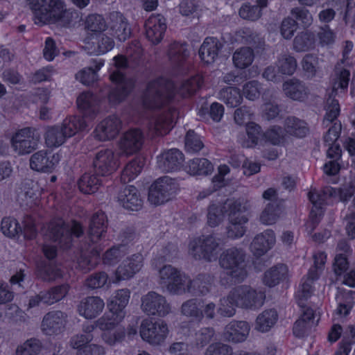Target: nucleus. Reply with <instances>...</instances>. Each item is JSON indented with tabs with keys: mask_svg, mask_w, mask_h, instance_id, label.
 <instances>
[{
	"mask_svg": "<svg viewBox=\"0 0 355 355\" xmlns=\"http://www.w3.org/2000/svg\"><path fill=\"white\" fill-rule=\"evenodd\" d=\"M275 243V236L273 231L266 230L254 238L250 245V249L255 256L261 257L266 253Z\"/></svg>",
	"mask_w": 355,
	"mask_h": 355,
	"instance_id": "obj_31",
	"label": "nucleus"
},
{
	"mask_svg": "<svg viewBox=\"0 0 355 355\" xmlns=\"http://www.w3.org/2000/svg\"><path fill=\"white\" fill-rule=\"evenodd\" d=\"M230 292L236 302V307L243 309L257 310L263 305L266 300L263 292L246 284L235 286Z\"/></svg>",
	"mask_w": 355,
	"mask_h": 355,
	"instance_id": "obj_8",
	"label": "nucleus"
},
{
	"mask_svg": "<svg viewBox=\"0 0 355 355\" xmlns=\"http://www.w3.org/2000/svg\"><path fill=\"white\" fill-rule=\"evenodd\" d=\"M97 175L96 173L83 175L78 182L80 190L86 194L95 193L101 184V181Z\"/></svg>",
	"mask_w": 355,
	"mask_h": 355,
	"instance_id": "obj_48",
	"label": "nucleus"
},
{
	"mask_svg": "<svg viewBox=\"0 0 355 355\" xmlns=\"http://www.w3.org/2000/svg\"><path fill=\"white\" fill-rule=\"evenodd\" d=\"M126 254L125 245L114 246L107 250L104 254V262L107 264H114L117 263Z\"/></svg>",
	"mask_w": 355,
	"mask_h": 355,
	"instance_id": "obj_63",
	"label": "nucleus"
},
{
	"mask_svg": "<svg viewBox=\"0 0 355 355\" xmlns=\"http://www.w3.org/2000/svg\"><path fill=\"white\" fill-rule=\"evenodd\" d=\"M67 315L60 311L46 313L42 322V329L46 335L58 334L65 328Z\"/></svg>",
	"mask_w": 355,
	"mask_h": 355,
	"instance_id": "obj_24",
	"label": "nucleus"
},
{
	"mask_svg": "<svg viewBox=\"0 0 355 355\" xmlns=\"http://www.w3.org/2000/svg\"><path fill=\"white\" fill-rule=\"evenodd\" d=\"M67 289L64 286H58L52 288L48 291H42L38 295L33 297L29 300L30 307H34L43 303L44 304H53L62 300L67 294Z\"/></svg>",
	"mask_w": 355,
	"mask_h": 355,
	"instance_id": "obj_29",
	"label": "nucleus"
},
{
	"mask_svg": "<svg viewBox=\"0 0 355 355\" xmlns=\"http://www.w3.org/2000/svg\"><path fill=\"white\" fill-rule=\"evenodd\" d=\"M350 77V72L346 69H341L336 67L335 78L333 82V89L331 94L327 99L325 110L326 114L324 118V122H334L340 114V105L338 101L334 98L337 90L340 89L345 92L347 89Z\"/></svg>",
	"mask_w": 355,
	"mask_h": 355,
	"instance_id": "obj_7",
	"label": "nucleus"
},
{
	"mask_svg": "<svg viewBox=\"0 0 355 355\" xmlns=\"http://www.w3.org/2000/svg\"><path fill=\"white\" fill-rule=\"evenodd\" d=\"M277 65L280 73L289 76L295 71L297 66L295 58L286 54H284L279 58Z\"/></svg>",
	"mask_w": 355,
	"mask_h": 355,
	"instance_id": "obj_58",
	"label": "nucleus"
},
{
	"mask_svg": "<svg viewBox=\"0 0 355 355\" xmlns=\"http://www.w3.org/2000/svg\"><path fill=\"white\" fill-rule=\"evenodd\" d=\"M203 78L200 75L192 76L184 80L178 89V93L184 98L194 94L203 85Z\"/></svg>",
	"mask_w": 355,
	"mask_h": 355,
	"instance_id": "obj_46",
	"label": "nucleus"
},
{
	"mask_svg": "<svg viewBox=\"0 0 355 355\" xmlns=\"http://www.w3.org/2000/svg\"><path fill=\"white\" fill-rule=\"evenodd\" d=\"M93 166L96 175L106 176L112 174L118 168L119 163L114 152L110 149H105L96 154Z\"/></svg>",
	"mask_w": 355,
	"mask_h": 355,
	"instance_id": "obj_16",
	"label": "nucleus"
},
{
	"mask_svg": "<svg viewBox=\"0 0 355 355\" xmlns=\"http://www.w3.org/2000/svg\"><path fill=\"white\" fill-rule=\"evenodd\" d=\"M277 318L278 315L276 310L266 309L257 316L255 329L261 332H267L275 325Z\"/></svg>",
	"mask_w": 355,
	"mask_h": 355,
	"instance_id": "obj_41",
	"label": "nucleus"
},
{
	"mask_svg": "<svg viewBox=\"0 0 355 355\" xmlns=\"http://www.w3.org/2000/svg\"><path fill=\"white\" fill-rule=\"evenodd\" d=\"M222 47L223 44L217 38L207 37L200 46L198 53L204 62L211 64L218 58Z\"/></svg>",
	"mask_w": 355,
	"mask_h": 355,
	"instance_id": "obj_33",
	"label": "nucleus"
},
{
	"mask_svg": "<svg viewBox=\"0 0 355 355\" xmlns=\"http://www.w3.org/2000/svg\"><path fill=\"white\" fill-rule=\"evenodd\" d=\"M42 343L36 338L27 340L17 349V355H37L42 349Z\"/></svg>",
	"mask_w": 355,
	"mask_h": 355,
	"instance_id": "obj_60",
	"label": "nucleus"
},
{
	"mask_svg": "<svg viewBox=\"0 0 355 355\" xmlns=\"http://www.w3.org/2000/svg\"><path fill=\"white\" fill-rule=\"evenodd\" d=\"M141 309L148 316L164 317L171 312V305L166 297L155 291H150L141 299Z\"/></svg>",
	"mask_w": 355,
	"mask_h": 355,
	"instance_id": "obj_12",
	"label": "nucleus"
},
{
	"mask_svg": "<svg viewBox=\"0 0 355 355\" xmlns=\"http://www.w3.org/2000/svg\"><path fill=\"white\" fill-rule=\"evenodd\" d=\"M40 135L35 128H24L17 130L11 138V146L19 155L29 154L37 148Z\"/></svg>",
	"mask_w": 355,
	"mask_h": 355,
	"instance_id": "obj_10",
	"label": "nucleus"
},
{
	"mask_svg": "<svg viewBox=\"0 0 355 355\" xmlns=\"http://www.w3.org/2000/svg\"><path fill=\"white\" fill-rule=\"evenodd\" d=\"M318 319L315 322V313L311 308L303 309L301 317L295 322L293 334L297 337H303L308 331L315 326Z\"/></svg>",
	"mask_w": 355,
	"mask_h": 355,
	"instance_id": "obj_36",
	"label": "nucleus"
},
{
	"mask_svg": "<svg viewBox=\"0 0 355 355\" xmlns=\"http://www.w3.org/2000/svg\"><path fill=\"white\" fill-rule=\"evenodd\" d=\"M118 200L125 209L132 211H138L143 205V200L138 190L131 185L120 191Z\"/></svg>",
	"mask_w": 355,
	"mask_h": 355,
	"instance_id": "obj_30",
	"label": "nucleus"
},
{
	"mask_svg": "<svg viewBox=\"0 0 355 355\" xmlns=\"http://www.w3.org/2000/svg\"><path fill=\"white\" fill-rule=\"evenodd\" d=\"M49 229L51 239L64 248L71 247L73 237L79 238L84 234L83 227L80 223L72 220L67 223L61 218L52 221Z\"/></svg>",
	"mask_w": 355,
	"mask_h": 355,
	"instance_id": "obj_5",
	"label": "nucleus"
},
{
	"mask_svg": "<svg viewBox=\"0 0 355 355\" xmlns=\"http://www.w3.org/2000/svg\"><path fill=\"white\" fill-rule=\"evenodd\" d=\"M91 49L93 52L97 54H103L112 50L114 46V42L112 37L105 35L100 34L97 35L92 42Z\"/></svg>",
	"mask_w": 355,
	"mask_h": 355,
	"instance_id": "obj_54",
	"label": "nucleus"
},
{
	"mask_svg": "<svg viewBox=\"0 0 355 355\" xmlns=\"http://www.w3.org/2000/svg\"><path fill=\"white\" fill-rule=\"evenodd\" d=\"M219 240L213 235L202 236L190 243L193 256L196 259L212 261L218 254Z\"/></svg>",
	"mask_w": 355,
	"mask_h": 355,
	"instance_id": "obj_13",
	"label": "nucleus"
},
{
	"mask_svg": "<svg viewBox=\"0 0 355 355\" xmlns=\"http://www.w3.org/2000/svg\"><path fill=\"white\" fill-rule=\"evenodd\" d=\"M315 35L309 31L299 33L293 40V49L297 52L309 51L314 47Z\"/></svg>",
	"mask_w": 355,
	"mask_h": 355,
	"instance_id": "obj_47",
	"label": "nucleus"
},
{
	"mask_svg": "<svg viewBox=\"0 0 355 355\" xmlns=\"http://www.w3.org/2000/svg\"><path fill=\"white\" fill-rule=\"evenodd\" d=\"M331 188H327V191L318 192L315 189L310 191L308 193L309 199L313 205L311 210L310 218L313 225H317L320 217L323 214L322 208L325 204L327 195L328 193L331 195Z\"/></svg>",
	"mask_w": 355,
	"mask_h": 355,
	"instance_id": "obj_32",
	"label": "nucleus"
},
{
	"mask_svg": "<svg viewBox=\"0 0 355 355\" xmlns=\"http://www.w3.org/2000/svg\"><path fill=\"white\" fill-rule=\"evenodd\" d=\"M1 229L4 235L11 238L22 232L17 220L12 218H4L1 221Z\"/></svg>",
	"mask_w": 355,
	"mask_h": 355,
	"instance_id": "obj_61",
	"label": "nucleus"
},
{
	"mask_svg": "<svg viewBox=\"0 0 355 355\" xmlns=\"http://www.w3.org/2000/svg\"><path fill=\"white\" fill-rule=\"evenodd\" d=\"M236 302L230 293L220 300V304L218 309V313L223 317L230 318L236 313Z\"/></svg>",
	"mask_w": 355,
	"mask_h": 355,
	"instance_id": "obj_59",
	"label": "nucleus"
},
{
	"mask_svg": "<svg viewBox=\"0 0 355 355\" xmlns=\"http://www.w3.org/2000/svg\"><path fill=\"white\" fill-rule=\"evenodd\" d=\"M59 161L58 154L52 153L47 150H41L31 155L30 167L36 171L50 173L55 168Z\"/></svg>",
	"mask_w": 355,
	"mask_h": 355,
	"instance_id": "obj_17",
	"label": "nucleus"
},
{
	"mask_svg": "<svg viewBox=\"0 0 355 355\" xmlns=\"http://www.w3.org/2000/svg\"><path fill=\"white\" fill-rule=\"evenodd\" d=\"M107 223V218L104 212L99 211L92 215L88 230V236L92 243H97L105 236Z\"/></svg>",
	"mask_w": 355,
	"mask_h": 355,
	"instance_id": "obj_28",
	"label": "nucleus"
},
{
	"mask_svg": "<svg viewBox=\"0 0 355 355\" xmlns=\"http://www.w3.org/2000/svg\"><path fill=\"white\" fill-rule=\"evenodd\" d=\"M250 330L245 321H232L225 328L224 336L229 342L238 343L245 341Z\"/></svg>",
	"mask_w": 355,
	"mask_h": 355,
	"instance_id": "obj_27",
	"label": "nucleus"
},
{
	"mask_svg": "<svg viewBox=\"0 0 355 355\" xmlns=\"http://www.w3.org/2000/svg\"><path fill=\"white\" fill-rule=\"evenodd\" d=\"M110 80L116 84V86L110 92L108 98L111 103L117 104L128 95L132 87V83L130 80H127L119 70L110 75Z\"/></svg>",
	"mask_w": 355,
	"mask_h": 355,
	"instance_id": "obj_18",
	"label": "nucleus"
},
{
	"mask_svg": "<svg viewBox=\"0 0 355 355\" xmlns=\"http://www.w3.org/2000/svg\"><path fill=\"white\" fill-rule=\"evenodd\" d=\"M178 116V112L175 108H169L167 111L158 115L152 120L149 125L150 134L153 137L164 136L168 134Z\"/></svg>",
	"mask_w": 355,
	"mask_h": 355,
	"instance_id": "obj_15",
	"label": "nucleus"
},
{
	"mask_svg": "<svg viewBox=\"0 0 355 355\" xmlns=\"http://www.w3.org/2000/svg\"><path fill=\"white\" fill-rule=\"evenodd\" d=\"M200 307V300L196 298L190 299L182 304L181 312L187 317L200 320L203 318V312Z\"/></svg>",
	"mask_w": 355,
	"mask_h": 355,
	"instance_id": "obj_51",
	"label": "nucleus"
},
{
	"mask_svg": "<svg viewBox=\"0 0 355 355\" xmlns=\"http://www.w3.org/2000/svg\"><path fill=\"white\" fill-rule=\"evenodd\" d=\"M160 284L173 295L185 293L187 277L171 265H166L159 270Z\"/></svg>",
	"mask_w": 355,
	"mask_h": 355,
	"instance_id": "obj_11",
	"label": "nucleus"
},
{
	"mask_svg": "<svg viewBox=\"0 0 355 355\" xmlns=\"http://www.w3.org/2000/svg\"><path fill=\"white\" fill-rule=\"evenodd\" d=\"M280 210L275 202L268 203L260 216V220L265 225H272L279 217Z\"/></svg>",
	"mask_w": 355,
	"mask_h": 355,
	"instance_id": "obj_56",
	"label": "nucleus"
},
{
	"mask_svg": "<svg viewBox=\"0 0 355 355\" xmlns=\"http://www.w3.org/2000/svg\"><path fill=\"white\" fill-rule=\"evenodd\" d=\"M227 207V236L231 239L241 238L246 232L245 225L248 223V218L244 213L250 208V202L246 200H237L228 202Z\"/></svg>",
	"mask_w": 355,
	"mask_h": 355,
	"instance_id": "obj_4",
	"label": "nucleus"
},
{
	"mask_svg": "<svg viewBox=\"0 0 355 355\" xmlns=\"http://www.w3.org/2000/svg\"><path fill=\"white\" fill-rule=\"evenodd\" d=\"M233 348L222 343H214L209 345L205 355H233Z\"/></svg>",
	"mask_w": 355,
	"mask_h": 355,
	"instance_id": "obj_64",
	"label": "nucleus"
},
{
	"mask_svg": "<svg viewBox=\"0 0 355 355\" xmlns=\"http://www.w3.org/2000/svg\"><path fill=\"white\" fill-rule=\"evenodd\" d=\"M236 35L241 38L243 42L255 49L261 48L264 44L263 38L257 33L248 28L238 31Z\"/></svg>",
	"mask_w": 355,
	"mask_h": 355,
	"instance_id": "obj_53",
	"label": "nucleus"
},
{
	"mask_svg": "<svg viewBox=\"0 0 355 355\" xmlns=\"http://www.w3.org/2000/svg\"><path fill=\"white\" fill-rule=\"evenodd\" d=\"M178 190L176 182L168 177L155 180L149 187L148 200L154 205H159L170 200Z\"/></svg>",
	"mask_w": 355,
	"mask_h": 355,
	"instance_id": "obj_9",
	"label": "nucleus"
},
{
	"mask_svg": "<svg viewBox=\"0 0 355 355\" xmlns=\"http://www.w3.org/2000/svg\"><path fill=\"white\" fill-rule=\"evenodd\" d=\"M189 55V51L186 43L173 42L169 44L167 56L172 65L181 66L187 60Z\"/></svg>",
	"mask_w": 355,
	"mask_h": 355,
	"instance_id": "obj_39",
	"label": "nucleus"
},
{
	"mask_svg": "<svg viewBox=\"0 0 355 355\" xmlns=\"http://www.w3.org/2000/svg\"><path fill=\"white\" fill-rule=\"evenodd\" d=\"M173 89V83L165 78L150 81L143 96L144 106L148 109L160 107L171 98Z\"/></svg>",
	"mask_w": 355,
	"mask_h": 355,
	"instance_id": "obj_6",
	"label": "nucleus"
},
{
	"mask_svg": "<svg viewBox=\"0 0 355 355\" xmlns=\"http://www.w3.org/2000/svg\"><path fill=\"white\" fill-rule=\"evenodd\" d=\"M123 122L116 115H110L103 119L96 128L95 137L100 141L114 139L120 132Z\"/></svg>",
	"mask_w": 355,
	"mask_h": 355,
	"instance_id": "obj_20",
	"label": "nucleus"
},
{
	"mask_svg": "<svg viewBox=\"0 0 355 355\" xmlns=\"http://www.w3.org/2000/svg\"><path fill=\"white\" fill-rule=\"evenodd\" d=\"M166 30V20L161 15H152L145 22L146 36L153 44L163 40Z\"/></svg>",
	"mask_w": 355,
	"mask_h": 355,
	"instance_id": "obj_21",
	"label": "nucleus"
},
{
	"mask_svg": "<svg viewBox=\"0 0 355 355\" xmlns=\"http://www.w3.org/2000/svg\"><path fill=\"white\" fill-rule=\"evenodd\" d=\"M130 295V290L123 288L116 291L114 296L111 300L109 309L112 313H117L119 318L125 317L124 309L129 302Z\"/></svg>",
	"mask_w": 355,
	"mask_h": 355,
	"instance_id": "obj_40",
	"label": "nucleus"
},
{
	"mask_svg": "<svg viewBox=\"0 0 355 355\" xmlns=\"http://www.w3.org/2000/svg\"><path fill=\"white\" fill-rule=\"evenodd\" d=\"M285 130L291 135L304 137L308 133L309 128L304 121L295 116H289L285 120Z\"/></svg>",
	"mask_w": 355,
	"mask_h": 355,
	"instance_id": "obj_45",
	"label": "nucleus"
},
{
	"mask_svg": "<svg viewBox=\"0 0 355 355\" xmlns=\"http://www.w3.org/2000/svg\"><path fill=\"white\" fill-rule=\"evenodd\" d=\"M144 257L137 253L125 259L116 270V282L128 279L138 272L143 266Z\"/></svg>",
	"mask_w": 355,
	"mask_h": 355,
	"instance_id": "obj_23",
	"label": "nucleus"
},
{
	"mask_svg": "<svg viewBox=\"0 0 355 355\" xmlns=\"http://www.w3.org/2000/svg\"><path fill=\"white\" fill-rule=\"evenodd\" d=\"M288 269L284 264H278L273 266L265 272L263 276V283L269 287H273L278 284L279 282L286 278Z\"/></svg>",
	"mask_w": 355,
	"mask_h": 355,
	"instance_id": "obj_42",
	"label": "nucleus"
},
{
	"mask_svg": "<svg viewBox=\"0 0 355 355\" xmlns=\"http://www.w3.org/2000/svg\"><path fill=\"white\" fill-rule=\"evenodd\" d=\"M87 126L84 118L74 116L65 119L60 125L47 128L44 135L45 143L49 148L59 147L67 138L72 137L79 130H85Z\"/></svg>",
	"mask_w": 355,
	"mask_h": 355,
	"instance_id": "obj_3",
	"label": "nucleus"
},
{
	"mask_svg": "<svg viewBox=\"0 0 355 355\" xmlns=\"http://www.w3.org/2000/svg\"><path fill=\"white\" fill-rule=\"evenodd\" d=\"M331 7H327L323 8L318 13V19L320 22L328 24L331 22L335 17L336 11L340 10V13H343V8L345 6V1H332ZM322 8H324V4L322 5Z\"/></svg>",
	"mask_w": 355,
	"mask_h": 355,
	"instance_id": "obj_52",
	"label": "nucleus"
},
{
	"mask_svg": "<svg viewBox=\"0 0 355 355\" xmlns=\"http://www.w3.org/2000/svg\"><path fill=\"white\" fill-rule=\"evenodd\" d=\"M355 297V292L349 291L345 295H339L337 299L340 301L339 306L336 310L337 313L342 315H347L353 306V299Z\"/></svg>",
	"mask_w": 355,
	"mask_h": 355,
	"instance_id": "obj_62",
	"label": "nucleus"
},
{
	"mask_svg": "<svg viewBox=\"0 0 355 355\" xmlns=\"http://www.w3.org/2000/svg\"><path fill=\"white\" fill-rule=\"evenodd\" d=\"M109 25L112 34L121 42L125 41L131 35V29L125 16L117 11L109 15Z\"/></svg>",
	"mask_w": 355,
	"mask_h": 355,
	"instance_id": "obj_25",
	"label": "nucleus"
},
{
	"mask_svg": "<svg viewBox=\"0 0 355 355\" xmlns=\"http://www.w3.org/2000/svg\"><path fill=\"white\" fill-rule=\"evenodd\" d=\"M77 105L85 117L92 119L98 112V101L95 96L90 92H83L77 98Z\"/></svg>",
	"mask_w": 355,
	"mask_h": 355,
	"instance_id": "obj_38",
	"label": "nucleus"
},
{
	"mask_svg": "<svg viewBox=\"0 0 355 355\" xmlns=\"http://www.w3.org/2000/svg\"><path fill=\"white\" fill-rule=\"evenodd\" d=\"M104 61L102 59H93L90 65L78 71L76 74V78L85 85H91L98 80L97 72L103 66Z\"/></svg>",
	"mask_w": 355,
	"mask_h": 355,
	"instance_id": "obj_37",
	"label": "nucleus"
},
{
	"mask_svg": "<svg viewBox=\"0 0 355 355\" xmlns=\"http://www.w3.org/2000/svg\"><path fill=\"white\" fill-rule=\"evenodd\" d=\"M105 303L98 296H89L80 300L78 305L79 314L86 319L96 318L103 310Z\"/></svg>",
	"mask_w": 355,
	"mask_h": 355,
	"instance_id": "obj_26",
	"label": "nucleus"
},
{
	"mask_svg": "<svg viewBox=\"0 0 355 355\" xmlns=\"http://www.w3.org/2000/svg\"><path fill=\"white\" fill-rule=\"evenodd\" d=\"M285 95L294 101H304L309 94V89L305 84L296 78H291L283 83Z\"/></svg>",
	"mask_w": 355,
	"mask_h": 355,
	"instance_id": "obj_35",
	"label": "nucleus"
},
{
	"mask_svg": "<svg viewBox=\"0 0 355 355\" xmlns=\"http://www.w3.org/2000/svg\"><path fill=\"white\" fill-rule=\"evenodd\" d=\"M144 142V135L139 128H132L123 133L119 141V148L123 154L130 155L137 153Z\"/></svg>",
	"mask_w": 355,
	"mask_h": 355,
	"instance_id": "obj_19",
	"label": "nucleus"
},
{
	"mask_svg": "<svg viewBox=\"0 0 355 355\" xmlns=\"http://www.w3.org/2000/svg\"><path fill=\"white\" fill-rule=\"evenodd\" d=\"M168 333V326L164 321L153 322L150 320L145 319L141 322V337L152 345H160L166 339Z\"/></svg>",
	"mask_w": 355,
	"mask_h": 355,
	"instance_id": "obj_14",
	"label": "nucleus"
},
{
	"mask_svg": "<svg viewBox=\"0 0 355 355\" xmlns=\"http://www.w3.org/2000/svg\"><path fill=\"white\" fill-rule=\"evenodd\" d=\"M85 27L92 32H103L106 30L107 25L103 15L94 13L86 17Z\"/></svg>",
	"mask_w": 355,
	"mask_h": 355,
	"instance_id": "obj_55",
	"label": "nucleus"
},
{
	"mask_svg": "<svg viewBox=\"0 0 355 355\" xmlns=\"http://www.w3.org/2000/svg\"><path fill=\"white\" fill-rule=\"evenodd\" d=\"M157 166L163 172L168 173L179 170L184 162V155L176 148L164 151L157 156Z\"/></svg>",
	"mask_w": 355,
	"mask_h": 355,
	"instance_id": "obj_22",
	"label": "nucleus"
},
{
	"mask_svg": "<svg viewBox=\"0 0 355 355\" xmlns=\"http://www.w3.org/2000/svg\"><path fill=\"white\" fill-rule=\"evenodd\" d=\"M254 54L251 47H241L235 51L232 55L234 66L239 69H245L253 62Z\"/></svg>",
	"mask_w": 355,
	"mask_h": 355,
	"instance_id": "obj_43",
	"label": "nucleus"
},
{
	"mask_svg": "<svg viewBox=\"0 0 355 355\" xmlns=\"http://www.w3.org/2000/svg\"><path fill=\"white\" fill-rule=\"evenodd\" d=\"M213 280V277L209 274H200L192 280L187 278L185 293L205 295L209 292Z\"/></svg>",
	"mask_w": 355,
	"mask_h": 355,
	"instance_id": "obj_34",
	"label": "nucleus"
},
{
	"mask_svg": "<svg viewBox=\"0 0 355 355\" xmlns=\"http://www.w3.org/2000/svg\"><path fill=\"white\" fill-rule=\"evenodd\" d=\"M33 12L35 23L40 24H58L69 26L73 21V12L65 8L62 0H26Z\"/></svg>",
	"mask_w": 355,
	"mask_h": 355,
	"instance_id": "obj_1",
	"label": "nucleus"
},
{
	"mask_svg": "<svg viewBox=\"0 0 355 355\" xmlns=\"http://www.w3.org/2000/svg\"><path fill=\"white\" fill-rule=\"evenodd\" d=\"M123 318H119L117 313H110L105 314L98 318L95 324L103 331L113 329Z\"/></svg>",
	"mask_w": 355,
	"mask_h": 355,
	"instance_id": "obj_57",
	"label": "nucleus"
},
{
	"mask_svg": "<svg viewBox=\"0 0 355 355\" xmlns=\"http://www.w3.org/2000/svg\"><path fill=\"white\" fill-rule=\"evenodd\" d=\"M94 329V326L92 325L84 329V333L77 334L71 337L69 340V346L77 352H80V349L86 347L90 343L94 338L91 331Z\"/></svg>",
	"mask_w": 355,
	"mask_h": 355,
	"instance_id": "obj_49",
	"label": "nucleus"
},
{
	"mask_svg": "<svg viewBox=\"0 0 355 355\" xmlns=\"http://www.w3.org/2000/svg\"><path fill=\"white\" fill-rule=\"evenodd\" d=\"M188 172L191 175H207L213 171L212 164L205 158H195L189 161Z\"/></svg>",
	"mask_w": 355,
	"mask_h": 355,
	"instance_id": "obj_50",
	"label": "nucleus"
},
{
	"mask_svg": "<svg viewBox=\"0 0 355 355\" xmlns=\"http://www.w3.org/2000/svg\"><path fill=\"white\" fill-rule=\"evenodd\" d=\"M219 98L230 107H237L243 101L240 89L235 87L223 88L219 92Z\"/></svg>",
	"mask_w": 355,
	"mask_h": 355,
	"instance_id": "obj_44",
	"label": "nucleus"
},
{
	"mask_svg": "<svg viewBox=\"0 0 355 355\" xmlns=\"http://www.w3.org/2000/svg\"><path fill=\"white\" fill-rule=\"evenodd\" d=\"M245 258L246 254L243 249L232 247L221 253L219 264L232 281L241 283L248 275Z\"/></svg>",
	"mask_w": 355,
	"mask_h": 355,
	"instance_id": "obj_2",
	"label": "nucleus"
}]
</instances>
